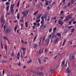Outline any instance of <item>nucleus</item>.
Returning <instances> with one entry per match:
<instances>
[{"instance_id":"f257e3e1","label":"nucleus","mask_w":76,"mask_h":76,"mask_svg":"<svg viewBox=\"0 0 76 76\" xmlns=\"http://www.w3.org/2000/svg\"><path fill=\"white\" fill-rule=\"evenodd\" d=\"M73 15V14H71L69 15H67L66 17V19L64 20V21H67V20H68L69 19H72V15Z\"/></svg>"},{"instance_id":"f03ea898","label":"nucleus","mask_w":76,"mask_h":76,"mask_svg":"<svg viewBox=\"0 0 76 76\" xmlns=\"http://www.w3.org/2000/svg\"><path fill=\"white\" fill-rule=\"evenodd\" d=\"M68 61V60L67 59L66 60V63L65 64V60H63L62 62V66L63 67H67V62Z\"/></svg>"},{"instance_id":"7ed1b4c3","label":"nucleus","mask_w":76,"mask_h":76,"mask_svg":"<svg viewBox=\"0 0 76 76\" xmlns=\"http://www.w3.org/2000/svg\"><path fill=\"white\" fill-rule=\"evenodd\" d=\"M0 20L2 23H5V20H4V16H3V15L1 16L0 18Z\"/></svg>"},{"instance_id":"20e7f679","label":"nucleus","mask_w":76,"mask_h":76,"mask_svg":"<svg viewBox=\"0 0 76 76\" xmlns=\"http://www.w3.org/2000/svg\"><path fill=\"white\" fill-rule=\"evenodd\" d=\"M22 14L23 15V16L25 17L28 15V11L26 10L25 12H22Z\"/></svg>"},{"instance_id":"39448f33","label":"nucleus","mask_w":76,"mask_h":76,"mask_svg":"<svg viewBox=\"0 0 76 76\" xmlns=\"http://www.w3.org/2000/svg\"><path fill=\"white\" fill-rule=\"evenodd\" d=\"M69 57L71 60H75V56H74V55L73 54H71L69 56Z\"/></svg>"},{"instance_id":"423d86ee","label":"nucleus","mask_w":76,"mask_h":76,"mask_svg":"<svg viewBox=\"0 0 76 76\" xmlns=\"http://www.w3.org/2000/svg\"><path fill=\"white\" fill-rule=\"evenodd\" d=\"M50 39L49 38H47L45 40V44L46 46L48 45V43H49V41H50Z\"/></svg>"},{"instance_id":"0eeeda50","label":"nucleus","mask_w":76,"mask_h":76,"mask_svg":"<svg viewBox=\"0 0 76 76\" xmlns=\"http://www.w3.org/2000/svg\"><path fill=\"white\" fill-rule=\"evenodd\" d=\"M58 23L59 25H62L64 23V22L61 21V19H60L58 20Z\"/></svg>"},{"instance_id":"6e6552de","label":"nucleus","mask_w":76,"mask_h":76,"mask_svg":"<svg viewBox=\"0 0 76 76\" xmlns=\"http://www.w3.org/2000/svg\"><path fill=\"white\" fill-rule=\"evenodd\" d=\"M20 57V52H18V53L17 54V57L16 58L19 60V58Z\"/></svg>"},{"instance_id":"1a4fd4ad","label":"nucleus","mask_w":76,"mask_h":76,"mask_svg":"<svg viewBox=\"0 0 76 76\" xmlns=\"http://www.w3.org/2000/svg\"><path fill=\"white\" fill-rule=\"evenodd\" d=\"M15 5V3H14L13 4H11L10 6V9L13 10Z\"/></svg>"},{"instance_id":"9d476101","label":"nucleus","mask_w":76,"mask_h":76,"mask_svg":"<svg viewBox=\"0 0 76 76\" xmlns=\"http://www.w3.org/2000/svg\"><path fill=\"white\" fill-rule=\"evenodd\" d=\"M41 16H42V15L41 14H39V15L37 16L36 17L37 20H38V19H40L41 18Z\"/></svg>"},{"instance_id":"9b49d317","label":"nucleus","mask_w":76,"mask_h":76,"mask_svg":"<svg viewBox=\"0 0 76 76\" xmlns=\"http://www.w3.org/2000/svg\"><path fill=\"white\" fill-rule=\"evenodd\" d=\"M41 18L42 19V20L40 22V23L41 24H42V25L43 23H44V17H41Z\"/></svg>"},{"instance_id":"f8f14e48","label":"nucleus","mask_w":76,"mask_h":76,"mask_svg":"<svg viewBox=\"0 0 76 76\" xmlns=\"http://www.w3.org/2000/svg\"><path fill=\"white\" fill-rule=\"evenodd\" d=\"M45 5L46 6L48 5V2H50V1H47V0H45Z\"/></svg>"},{"instance_id":"ddd939ff","label":"nucleus","mask_w":76,"mask_h":76,"mask_svg":"<svg viewBox=\"0 0 76 76\" xmlns=\"http://www.w3.org/2000/svg\"><path fill=\"white\" fill-rule=\"evenodd\" d=\"M66 72L67 73L69 74L70 73V71L67 68L66 70Z\"/></svg>"},{"instance_id":"4468645a","label":"nucleus","mask_w":76,"mask_h":76,"mask_svg":"<svg viewBox=\"0 0 76 76\" xmlns=\"http://www.w3.org/2000/svg\"><path fill=\"white\" fill-rule=\"evenodd\" d=\"M44 16L45 20H47V16H48L47 14H46L45 15H44Z\"/></svg>"},{"instance_id":"2eb2a0df","label":"nucleus","mask_w":76,"mask_h":76,"mask_svg":"<svg viewBox=\"0 0 76 76\" xmlns=\"http://www.w3.org/2000/svg\"><path fill=\"white\" fill-rule=\"evenodd\" d=\"M21 42L22 43H23V44H28V42H24L23 40H21Z\"/></svg>"},{"instance_id":"dca6fc26","label":"nucleus","mask_w":76,"mask_h":76,"mask_svg":"<svg viewBox=\"0 0 76 76\" xmlns=\"http://www.w3.org/2000/svg\"><path fill=\"white\" fill-rule=\"evenodd\" d=\"M58 41V38L54 40V43L55 44H56Z\"/></svg>"},{"instance_id":"f3484780","label":"nucleus","mask_w":76,"mask_h":76,"mask_svg":"<svg viewBox=\"0 0 76 76\" xmlns=\"http://www.w3.org/2000/svg\"><path fill=\"white\" fill-rule=\"evenodd\" d=\"M55 37H56V34H55V33L53 34L52 36V38H55Z\"/></svg>"},{"instance_id":"a211bd4d","label":"nucleus","mask_w":76,"mask_h":76,"mask_svg":"<svg viewBox=\"0 0 76 76\" xmlns=\"http://www.w3.org/2000/svg\"><path fill=\"white\" fill-rule=\"evenodd\" d=\"M47 27V25H44L42 27V29H45V28H46Z\"/></svg>"},{"instance_id":"6ab92c4d","label":"nucleus","mask_w":76,"mask_h":76,"mask_svg":"<svg viewBox=\"0 0 76 76\" xmlns=\"http://www.w3.org/2000/svg\"><path fill=\"white\" fill-rule=\"evenodd\" d=\"M4 39H6L7 41H9V39H7V37H6L5 36H4L3 37Z\"/></svg>"},{"instance_id":"aec40b11","label":"nucleus","mask_w":76,"mask_h":76,"mask_svg":"<svg viewBox=\"0 0 76 76\" xmlns=\"http://www.w3.org/2000/svg\"><path fill=\"white\" fill-rule=\"evenodd\" d=\"M25 26L26 28L28 27V22H26L25 23Z\"/></svg>"},{"instance_id":"412c9836","label":"nucleus","mask_w":76,"mask_h":76,"mask_svg":"<svg viewBox=\"0 0 76 76\" xmlns=\"http://www.w3.org/2000/svg\"><path fill=\"white\" fill-rule=\"evenodd\" d=\"M21 49L23 51H25V50H26V48H24L23 47H22Z\"/></svg>"},{"instance_id":"4be33fe9","label":"nucleus","mask_w":76,"mask_h":76,"mask_svg":"<svg viewBox=\"0 0 76 76\" xmlns=\"http://www.w3.org/2000/svg\"><path fill=\"white\" fill-rule=\"evenodd\" d=\"M11 56L12 57L14 56V51H13V50H12V51Z\"/></svg>"},{"instance_id":"5701e85b","label":"nucleus","mask_w":76,"mask_h":76,"mask_svg":"<svg viewBox=\"0 0 76 76\" xmlns=\"http://www.w3.org/2000/svg\"><path fill=\"white\" fill-rule=\"evenodd\" d=\"M17 18L18 19H19V18H20V16H19V13H17Z\"/></svg>"},{"instance_id":"b1692460","label":"nucleus","mask_w":76,"mask_h":76,"mask_svg":"<svg viewBox=\"0 0 76 76\" xmlns=\"http://www.w3.org/2000/svg\"><path fill=\"white\" fill-rule=\"evenodd\" d=\"M20 4V1H18L17 4V6L18 7L19 6V5Z\"/></svg>"},{"instance_id":"393cba45","label":"nucleus","mask_w":76,"mask_h":76,"mask_svg":"<svg viewBox=\"0 0 76 76\" xmlns=\"http://www.w3.org/2000/svg\"><path fill=\"white\" fill-rule=\"evenodd\" d=\"M41 49H40L39 50L38 52V53H37L38 54V55L40 54H41Z\"/></svg>"},{"instance_id":"a878e982","label":"nucleus","mask_w":76,"mask_h":76,"mask_svg":"<svg viewBox=\"0 0 76 76\" xmlns=\"http://www.w3.org/2000/svg\"><path fill=\"white\" fill-rule=\"evenodd\" d=\"M75 1H75V0L74 1L73 0H71V4H73V3H75Z\"/></svg>"},{"instance_id":"bb28decb","label":"nucleus","mask_w":76,"mask_h":76,"mask_svg":"<svg viewBox=\"0 0 76 76\" xmlns=\"http://www.w3.org/2000/svg\"><path fill=\"white\" fill-rule=\"evenodd\" d=\"M38 11H37L35 12L34 14L33 15H34V16H35V15H37V13H38Z\"/></svg>"},{"instance_id":"cd10ccee","label":"nucleus","mask_w":76,"mask_h":76,"mask_svg":"<svg viewBox=\"0 0 76 76\" xmlns=\"http://www.w3.org/2000/svg\"><path fill=\"white\" fill-rule=\"evenodd\" d=\"M9 28H7V29L5 31L7 33H8V32H9Z\"/></svg>"},{"instance_id":"c85d7f7f","label":"nucleus","mask_w":76,"mask_h":76,"mask_svg":"<svg viewBox=\"0 0 76 76\" xmlns=\"http://www.w3.org/2000/svg\"><path fill=\"white\" fill-rule=\"evenodd\" d=\"M12 73L11 72H9L8 73V74L7 75V76H12Z\"/></svg>"},{"instance_id":"c756f323","label":"nucleus","mask_w":76,"mask_h":76,"mask_svg":"<svg viewBox=\"0 0 76 76\" xmlns=\"http://www.w3.org/2000/svg\"><path fill=\"white\" fill-rule=\"evenodd\" d=\"M31 61H32V60L30 59V60L29 61H27V63H28V64H29V63H30L31 62Z\"/></svg>"},{"instance_id":"7c9ffc66","label":"nucleus","mask_w":76,"mask_h":76,"mask_svg":"<svg viewBox=\"0 0 76 76\" xmlns=\"http://www.w3.org/2000/svg\"><path fill=\"white\" fill-rule=\"evenodd\" d=\"M37 46V44H35L34 45V48H35Z\"/></svg>"},{"instance_id":"2f4dec72","label":"nucleus","mask_w":76,"mask_h":76,"mask_svg":"<svg viewBox=\"0 0 76 76\" xmlns=\"http://www.w3.org/2000/svg\"><path fill=\"white\" fill-rule=\"evenodd\" d=\"M56 35H58V37H60V36H61V34L60 33H57Z\"/></svg>"},{"instance_id":"473e14b6","label":"nucleus","mask_w":76,"mask_h":76,"mask_svg":"<svg viewBox=\"0 0 76 76\" xmlns=\"http://www.w3.org/2000/svg\"><path fill=\"white\" fill-rule=\"evenodd\" d=\"M5 49L6 50V51H7V45H5Z\"/></svg>"},{"instance_id":"72a5a7b5","label":"nucleus","mask_w":76,"mask_h":76,"mask_svg":"<svg viewBox=\"0 0 76 76\" xmlns=\"http://www.w3.org/2000/svg\"><path fill=\"white\" fill-rule=\"evenodd\" d=\"M75 29H74V28H72L71 29V32L72 33H73V32H74V31H75Z\"/></svg>"},{"instance_id":"f704fd0d","label":"nucleus","mask_w":76,"mask_h":76,"mask_svg":"<svg viewBox=\"0 0 76 76\" xmlns=\"http://www.w3.org/2000/svg\"><path fill=\"white\" fill-rule=\"evenodd\" d=\"M56 27H55L53 28V32H56Z\"/></svg>"},{"instance_id":"c9c22d12","label":"nucleus","mask_w":76,"mask_h":76,"mask_svg":"<svg viewBox=\"0 0 76 76\" xmlns=\"http://www.w3.org/2000/svg\"><path fill=\"white\" fill-rule=\"evenodd\" d=\"M40 70H43V69H44V67L42 66H41L40 67Z\"/></svg>"},{"instance_id":"e433bc0d","label":"nucleus","mask_w":76,"mask_h":76,"mask_svg":"<svg viewBox=\"0 0 76 76\" xmlns=\"http://www.w3.org/2000/svg\"><path fill=\"white\" fill-rule=\"evenodd\" d=\"M41 20L40 19H39V20H37L36 21V22L37 23H39V22H40Z\"/></svg>"},{"instance_id":"4c0bfd02","label":"nucleus","mask_w":76,"mask_h":76,"mask_svg":"<svg viewBox=\"0 0 76 76\" xmlns=\"http://www.w3.org/2000/svg\"><path fill=\"white\" fill-rule=\"evenodd\" d=\"M50 71L51 72V73H54V71H53V69H50Z\"/></svg>"},{"instance_id":"58836bf2","label":"nucleus","mask_w":76,"mask_h":76,"mask_svg":"<svg viewBox=\"0 0 76 76\" xmlns=\"http://www.w3.org/2000/svg\"><path fill=\"white\" fill-rule=\"evenodd\" d=\"M6 25H4V26L3 28H4V31H5V30L6 29Z\"/></svg>"},{"instance_id":"ea45409f","label":"nucleus","mask_w":76,"mask_h":76,"mask_svg":"<svg viewBox=\"0 0 76 76\" xmlns=\"http://www.w3.org/2000/svg\"><path fill=\"white\" fill-rule=\"evenodd\" d=\"M6 5H9V4H10V3L8 2H7L6 3Z\"/></svg>"},{"instance_id":"a19ab883","label":"nucleus","mask_w":76,"mask_h":76,"mask_svg":"<svg viewBox=\"0 0 76 76\" xmlns=\"http://www.w3.org/2000/svg\"><path fill=\"white\" fill-rule=\"evenodd\" d=\"M52 30H53V29H52V28H50L49 30V32H51V31H52Z\"/></svg>"},{"instance_id":"79ce46f5","label":"nucleus","mask_w":76,"mask_h":76,"mask_svg":"<svg viewBox=\"0 0 76 76\" xmlns=\"http://www.w3.org/2000/svg\"><path fill=\"white\" fill-rule=\"evenodd\" d=\"M37 36H36L33 40V41H35L36 40V39L37 38Z\"/></svg>"},{"instance_id":"37998d69","label":"nucleus","mask_w":76,"mask_h":76,"mask_svg":"<svg viewBox=\"0 0 76 76\" xmlns=\"http://www.w3.org/2000/svg\"><path fill=\"white\" fill-rule=\"evenodd\" d=\"M37 7L38 8H39V7H40V5L39 4H38L37 5H36Z\"/></svg>"},{"instance_id":"c03bdc74","label":"nucleus","mask_w":76,"mask_h":76,"mask_svg":"<svg viewBox=\"0 0 76 76\" xmlns=\"http://www.w3.org/2000/svg\"><path fill=\"white\" fill-rule=\"evenodd\" d=\"M14 12H15V11L13 10H11V13H12L13 14V13H14Z\"/></svg>"},{"instance_id":"a18cd8bd","label":"nucleus","mask_w":76,"mask_h":76,"mask_svg":"<svg viewBox=\"0 0 76 76\" xmlns=\"http://www.w3.org/2000/svg\"><path fill=\"white\" fill-rule=\"evenodd\" d=\"M58 67H59V64H58V65H56V69H58Z\"/></svg>"},{"instance_id":"49530a36","label":"nucleus","mask_w":76,"mask_h":76,"mask_svg":"<svg viewBox=\"0 0 76 76\" xmlns=\"http://www.w3.org/2000/svg\"><path fill=\"white\" fill-rule=\"evenodd\" d=\"M38 60L39 62V64H41V60H40V59L39 58H38Z\"/></svg>"},{"instance_id":"de8ad7c7","label":"nucleus","mask_w":76,"mask_h":76,"mask_svg":"<svg viewBox=\"0 0 76 76\" xmlns=\"http://www.w3.org/2000/svg\"><path fill=\"white\" fill-rule=\"evenodd\" d=\"M4 71H5V70L4 69H3L2 71V73H3V75H4Z\"/></svg>"},{"instance_id":"09e8293b","label":"nucleus","mask_w":76,"mask_h":76,"mask_svg":"<svg viewBox=\"0 0 76 76\" xmlns=\"http://www.w3.org/2000/svg\"><path fill=\"white\" fill-rule=\"evenodd\" d=\"M67 5H65L64 6V8H65V9H66V8H67Z\"/></svg>"},{"instance_id":"8fccbe9b","label":"nucleus","mask_w":76,"mask_h":76,"mask_svg":"<svg viewBox=\"0 0 76 76\" xmlns=\"http://www.w3.org/2000/svg\"><path fill=\"white\" fill-rule=\"evenodd\" d=\"M67 6L68 7H69L70 6V3H68V4H67Z\"/></svg>"},{"instance_id":"3c124183","label":"nucleus","mask_w":76,"mask_h":76,"mask_svg":"<svg viewBox=\"0 0 76 76\" xmlns=\"http://www.w3.org/2000/svg\"><path fill=\"white\" fill-rule=\"evenodd\" d=\"M51 34L49 35L48 36L49 39H50V38H51Z\"/></svg>"},{"instance_id":"603ef678","label":"nucleus","mask_w":76,"mask_h":76,"mask_svg":"<svg viewBox=\"0 0 76 76\" xmlns=\"http://www.w3.org/2000/svg\"><path fill=\"white\" fill-rule=\"evenodd\" d=\"M74 20H75V18H73V19H71V22H73V21H74Z\"/></svg>"},{"instance_id":"864d4df0","label":"nucleus","mask_w":76,"mask_h":76,"mask_svg":"<svg viewBox=\"0 0 76 76\" xmlns=\"http://www.w3.org/2000/svg\"><path fill=\"white\" fill-rule=\"evenodd\" d=\"M1 49H3V45H1Z\"/></svg>"},{"instance_id":"5fc2aeb1","label":"nucleus","mask_w":76,"mask_h":76,"mask_svg":"<svg viewBox=\"0 0 76 76\" xmlns=\"http://www.w3.org/2000/svg\"><path fill=\"white\" fill-rule=\"evenodd\" d=\"M20 25L21 27H23V24H22V23H21L20 24Z\"/></svg>"},{"instance_id":"6e6d98bb","label":"nucleus","mask_w":76,"mask_h":76,"mask_svg":"<svg viewBox=\"0 0 76 76\" xmlns=\"http://www.w3.org/2000/svg\"><path fill=\"white\" fill-rule=\"evenodd\" d=\"M61 14L62 15H63V11L62 10L61 11Z\"/></svg>"},{"instance_id":"4d7b16f0","label":"nucleus","mask_w":76,"mask_h":76,"mask_svg":"<svg viewBox=\"0 0 76 76\" xmlns=\"http://www.w3.org/2000/svg\"><path fill=\"white\" fill-rule=\"evenodd\" d=\"M44 38H45V37H43L41 39H42V41H43V40L44 39Z\"/></svg>"},{"instance_id":"13d9d810","label":"nucleus","mask_w":76,"mask_h":76,"mask_svg":"<svg viewBox=\"0 0 76 76\" xmlns=\"http://www.w3.org/2000/svg\"><path fill=\"white\" fill-rule=\"evenodd\" d=\"M11 31H12V29H9V30H8L9 31V32H11Z\"/></svg>"},{"instance_id":"bf43d9fd","label":"nucleus","mask_w":76,"mask_h":76,"mask_svg":"<svg viewBox=\"0 0 76 76\" xmlns=\"http://www.w3.org/2000/svg\"><path fill=\"white\" fill-rule=\"evenodd\" d=\"M23 56H24V55L25 54V51H23Z\"/></svg>"},{"instance_id":"052dcab7","label":"nucleus","mask_w":76,"mask_h":76,"mask_svg":"<svg viewBox=\"0 0 76 76\" xmlns=\"http://www.w3.org/2000/svg\"><path fill=\"white\" fill-rule=\"evenodd\" d=\"M9 5L7 7V10H9Z\"/></svg>"},{"instance_id":"680f3d73","label":"nucleus","mask_w":76,"mask_h":76,"mask_svg":"<svg viewBox=\"0 0 76 76\" xmlns=\"http://www.w3.org/2000/svg\"><path fill=\"white\" fill-rule=\"evenodd\" d=\"M38 27H39V25H40V23H38L37 24V25Z\"/></svg>"},{"instance_id":"e2e57ef3","label":"nucleus","mask_w":76,"mask_h":76,"mask_svg":"<svg viewBox=\"0 0 76 76\" xmlns=\"http://www.w3.org/2000/svg\"><path fill=\"white\" fill-rule=\"evenodd\" d=\"M29 7V4H28L26 5V8H28Z\"/></svg>"},{"instance_id":"0e129e2a","label":"nucleus","mask_w":76,"mask_h":76,"mask_svg":"<svg viewBox=\"0 0 76 76\" xmlns=\"http://www.w3.org/2000/svg\"><path fill=\"white\" fill-rule=\"evenodd\" d=\"M71 22L72 21H70L69 22V25H71V24H72Z\"/></svg>"},{"instance_id":"69168bd1","label":"nucleus","mask_w":76,"mask_h":76,"mask_svg":"<svg viewBox=\"0 0 76 76\" xmlns=\"http://www.w3.org/2000/svg\"><path fill=\"white\" fill-rule=\"evenodd\" d=\"M66 41V39H64L63 42H64V43H65Z\"/></svg>"},{"instance_id":"338daca9","label":"nucleus","mask_w":76,"mask_h":76,"mask_svg":"<svg viewBox=\"0 0 76 76\" xmlns=\"http://www.w3.org/2000/svg\"><path fill=\"white\" fill-rule=\"evenodd\" d=\"M20 22H23V19H21V20H20Z\"/></svg>"},{"instance_id":"774afa93","label":"nucleus","mask_w":76,"mask_h":76,"mask_svg":"<svg viewBox=\"0 0 76 76\" xmlns=\"http://www.w3.org/2000/svg\"><path fill=\"white\" fill-rule=\"evenodd\" d=\"M33 25H34V26H35V25H37V24H36V23H33Z\"/></svg>"}]
</instances>
